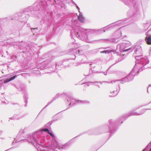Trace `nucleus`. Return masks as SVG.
I'll return each mask as SVG.
<instances>
[{
	"instance_id": "a18cd8bd",
	"label": "nucleus",
	"mask_w": 151,
	"mask_h": 151,
	"mask_svg": "<svg viewBox=\"0 0 151 151\" xmlns=\"http://www.w3.org/2000/svg\"><path fill=\"white\" fill-rule=\"evenodd\" d=\"M85 76H88V75H85Z\"/></svg>"
},
{
	"instance_id": "9b49d317",
	"label": "nucleus",
	"mask_w": 151,
	"mask_h": 151,
	"mask_svg": "<svg viewBox=\"0 0 151 151\" xmlns=\"http://www.w3.org/2000/svg\"><path fill=\"white\" fill-rule=\"evenodd\" d=\"M77 8L78 10V11L79 12V15L78 16V19L80 22H85V18L83 17V15H82V13L80 12L79 10L80 9L79 7L77 6L76 4Z\"/></svg>"
},
{
	"instance_id": "79ce46f5",
	"label": "nucleus",
	"mask_w": 151,
	"mask_h": 151,
	"mask_svg": "<svg viewBox=\"0 0 151 151\" xmlns=\"http://www.w3.org/2000/svg\"><path fill=\"white\" fill-rule=\"evenodd\" d=\"M0 133H2V132L1 131H0Z\"/></svg>"
},
{
	"instance_id": "6ab92c4d",
	"label": "nucleus",
	"mask_w": 151,
	"mask_h": 151,
	"mask_svg": "<svg viewBox=\"0 0 151 151\" xmlns=\"http://www.w3.org/2000/svg\"><path fill=\"white\" fill-rule=\"evenodd\" d=\"M78 44H79L77 43L73 42L71 44H69L68 45L69 46H70L71 45V47H74L76 48L77 47H78Z\"/></svg>"
},
{
	"instance_id": "e433bc0d",
	"label": "nucleus",
	"mask_w": 151,
	"mask_h": 151,
	"mask_svg": "<svg viewBox=\"0 0 151 151\" xmlns=\"http://www.w3.org/2000/svg\"><path fill=\"white\" fill-rule=\"evenodd\" d=\"M14 142H12V144H14Z\"/></svg>"
},
{
	"instance_id": "b1692460",
	"label": "nucleus",
	"mask_w": 151,
	"mask_h": 151,
	"mask_svg": "<svg viewBox=\"0 0 151 151\" xmlns=\"http://www.w3.org/2000/svg\"><path fill=\"white\" fill-rule=\"evenodd\" d=\"M126 21H127V20H123V21H120L119 22H121V23H119V24H125L127 22H126Z\"/></svg>"
},
{
	"instance_id": "0eeeda50",
	"label": "nucleus",
	"mask_w": 151,
	"mask_h": 151,
	"mask_svg": "<svg viewBox=\"0 0 151 151\" xmlns=\"http://www.w3.org/2000/svg\"><path fill=\"white\" fill-rule=\"evenodd\" d=\"M115 35L116 36V39H107L104 40V42H118L117 39L122 37V32L120 30H118L115 32Z\"/></svg>"
},
{
	"instance_id": "ea45409f",
	"label": "nucleus",
	"mask_w": 151,
	"mask_h": 151,
	"mask_svg": "<svg viewBox=\"0 0 151 151\" xmlns=\"http://www.w3.org/2000/svg\"><path fill=\"white\" fill-rule=\"evenodd\" d=\"M147 92L148 93V88H147Z\"/></svg>"
},
{
	"instance_id": "c9c22d12",
	"label": "nucleus",
	"mask_w": 151,
	"mask_h": 151,
	"mask_svg": "<svg viewBox=\"0 0 151 151\" xmlns=\"http://www.w3.org/2000/svg\"><path fill=\"white\" fill-rule=\"evenodd\" d=\"M109 68H108L107 69V71H108V70H109Z\"/></svg>"
},
{
	"instance_id": "20e7f679",
	"label": "nucleus",
	"mask_w": 151,
	"mask_h": 151,
	"mask_svg": "<svg viewBox=\"0 0 151 151\" xmlns=\"http://www.w3.org/2000/svg\"><path fill=\"white\" fill-rule=\"evenodd\" d=\"M109 124L106 126V128L108 129L107 132L110 131L111 134L114 133L116 131V129L115 128L116 125L118 124L119 122L112 120L110 119L108 121Z\"/></svg>"
},
{
	"instance_id": "9d476101",
	"label": "nucleus",
	"mask_w": 151,
	"mask_h": 151,
	"mask_svg": "<svg viewBox=\"0 0 151 151\" xmlns=\"http://www.w3.org/2000/svg\"><path fill=\"white\" fill-rule=\"evenodd\" d=\"M17 77V76L16 75H15L14 76H13L9 78H7L5 80H4L3 79H1L0 80V83L2 84L3 83H5L7 82H9L11 81Z\"/></svg>"
},
{
	"instance_id": "49530a36",
	"label": "nucleus",
	"mask_w": 151,
	"mask_h": 151,
	"mask_svg": "<svg viewBox=\"0 0 151 151\" xmlns=\"http://www.w3.org/2000/svg\"><path fill=\"white\" fill-rule=\"evenodd\" d=\"M129 13V12L127 13V14H128Z\"/></svg>"
},
{
	"instance_id": "f8f14e48",
	"label": "nucleus",
	"mask_w": 151,
	"mask_h": 151,
	"mask_svg": "<svg viewBox=\"0 0 151 151\" xmlns=\"http://www.w3.org/2000/svg\"><path fill=\"white\" fill-rule=\"evenodd\" d=\"M124 1L125 4L128 6H131L132 5L134 7H136L135 4H134V0H121Z\"/></svg>"
},
{
	"instance_id": "f704fd0d",
	"label": "nucleus",
	"mask_w": 151,
	"mask_h": 151,
	"mask_svg": "<svg viewBox=\"0 0 151 151\" xmlns=\"http://www.w3.org/2000/svg\"><path fill=\"white\" fill-rule=\"evenodd\" d=\"M147 109H147H150V110H151V108H150V109Z\"/></svg>"
},
{
	"instance_id": "a878e982",
	"label": "nucleus",
	"mask_w": 151,
	"mask_h": 151,
	"mask_svg": "<svg viewBox=\"0 0 151 151\" xmlns=\"http://www.w3.org/2000/svg\"><path fill=\"white\" fill-rule=\"evenodd\" d=\"M25 102L26 103V104H25V106H27V101L26 99H25Z\"/></svg>"
},
{
	"instance_id": "c756f323",
	"label": "nucleus",
	"mask_w": 151,
	"mask_h": 151,
	"mask_svg": "<svg viewBox=\"0 0 151 151\" xmlns=\"http://www.w3.org/2000/svg\"><path fill=\"white\" fill-rule=\"evenodd\" d=\"M32 29H33V28H32L31 29V30L32 31ZM37 28H34L33 29V30H37Z\"/></svg>"
},
{
	"instance_id": "6e6552de",
	"label": "nucleus",
	"mask_w": 151,
	"mask_h": 151,
	"mask_svg": "<svg viewBox=\"0 0 151 151\" xmlns=\"http://www.w3.org/2000/svg\"><path fill=\"white\" fill-rule=\"evenodd\" d=\"M70 52L71 53H73L74 58L73 59H74L76 57V55H77L79 54V55H85V52H83V50L81 49L80 50H78L76 49H75L74 50L72 49H70Z\"/></svg>"
},
{
	"instance_id": "f257e3e1",
	"label": "nucleus",
	"mask_w": 151,
	"mask_h": 151,
	"mask_svg": "<svg viewBox=\"0 0 151 151\" xmlns=\"http://www.w3.org/2000/svg\"><path fill=\"white\" fill-rule=\"evenodd\" d=\"M42 132H47L52 137H54L53 133L50 132L47 128H45L39 129L33 133L28 139V142L36 147L38 151H58V150H65L68 148V143L62 145L54 140L48 146H45L42 149L40 148L42 146L41 144L45 142V139Z\"/></svg>"
},
{
	"instance_id": "c03bdc74",
	"label": "nucleus",
	"mask_w": 151,
	"mask_h": 151,
	"mask_svg": "<svg viewBox=\"0 0 151 151\" xmlns=\"http://www.w3.org/2000/svg\"><path fill=\"white\" fill-rule=\"evenodd\" d=\"M14 87H15L16 88H17V87H16V86L15 85H14Z\"/></svg>"
},
{
	"instance_id": "bb28decb",
	"label": "nucleus",
	"mask_w": 151,
	"mask_h": 151,
	"mask_svg": "<svg viewBox=\"0 0 151 151\" xmlns=\"http://www.w3.org/2000/svg\"><path fill=\"white\" fill-rule=\"evenodd\" d=\"M17 137H16V139H17L16 141H15V142H20L21 141V140H17Z\"/></svg>"
},
{
	"instance_id": "473e14b6",
	"label": "nucleus",
	"mask_w": 151,
	"mask_h": 151,
	"mask_svg": "<svg viewBox=\"0 0 151 151\" xmlns=\"http://www.w3.org/2000/svg\"><path fill=\"white\" fill-rule=\"evenodd\" d=\"M132 14H130L129 16H131L132 17Z\"/></svg>"
},
{
	"instance_id": "2f4dec72",
	"label": "nucleus",
	"mask_w": 151,
	"mask_h": 151,
	"mask_svg": "<svg viewBox=\"0 0 151 151\" xmlns=\"http://www.w3.org/2000/svg\"><path fill=\"white\" fill-rule=\"evenodd\" d=\"M148 146H147V147H145V149L144 150H143L142 151H145V149H146V148H147V147H148Z\"/></svg>"
},
{
	"instance_id": "423d86ee",
	"label": "nucleus",
	"mask_w": 151,
	"mask_h": 151,
	"mask_svg": "<svg viewBox=\"0 0 151 151\" xmlns=\"http://www.w3.org/2000/svg\"><path fill=\"white\" fill-rule=\"evenodd\" d=\"M136 73L133 70H132L131 72L126 77L123 78L121 80H117L116 81H119L122 83L129 82L133 79Z\"/></svg>"
},
{
	"instance_id": "ddd939ff",
	"label": "nucleus",
	"mask_w": 151,
	"mask_h": 151,
	"mask_svg": "<svg viewBox=\"0 0 151 151\" xmlns=\"http://www.w3.org/2000/svg\"><path fill=\"white\" fill-rule=\"evenodd\" d=\"M67 100L68 102H70L69 105H73L76 104V101L75 99L73 98V97L70 96H68L67 99Z\"/></svg>"
},
{
	"instance_id": "a19ab883",
	"label": "nucleus",
	"mask_w": 151,
	"mask_h": 151,
	"mask_svg": "<svg viewBox=\"0 0 151 151\" xmlns=\"http://www.w3.org/2000/svg\"><path fill=\"white\" fill-rule=\"evenodd\" d=\"M9 150V149H8V150H6L5 151H7V150Z\"/></svg>"
},
{
	"instance_id": "4c0bfd02",
	"label": "nucleus",
	"mask_w": 151,
	"mask_h": 151,
	"mask_svg": "<svg viewBox=\"0 0 151 151\" xmlns=\"http://www.w3.org/2000/svg\"><path fill=\"white\" fill-rule=\"evenodd\" d=\"M149 151H151V148H150V149Z\"/></svg>"
},
{
	"instance_id": "72a5a7b5",
	"label": "nucleus",
	"mask_w": 151,
	"mask_h": 151,
	"mask_svg": "<svg viewBox=\"0 0 151 151\" xmlns=\"http://www.w3.org/2000/svg\"><path fill=\"white\" fill-rule=\"evenodd\" d=\"M96 85V86H97V85ZM97 86L99 87V88H100V86H99V85H97Z\"/></svg>"
},
{
	"instance_id": "4be33fe9",
	"label": "nucleus",
	"mask_w": 151,
	"mask_h": 151,
	"mask_svg": "<svg viewBox=\"0 0 151 151\" xmlns=\"http://www.w3.org/2000/svg\"><path fill=\"white\" fill-rule=\"evenodd\" d=\"M20 118V117H19L18 116L15 114L14 115L13 117L11 118V119H15V120H18Z\"/></svg>"
},
{
	"instance_id": "39448f33",
	"label": "nucleus",
	"mask_w": 151,
	"mask_h": 151,
	"mask_svg": "<svg viewBox=\"0 0 151 151\" xmlns=\"http://www.w3.org/2000/svg\"><path fill=\"white\" fill-rule=\"evenodd\" d=\"M130 45V43L128 42H123L117 46V50H119L120 52H124L128 51L131 49V47L127 48Z\"/></svg>"
},
{
	"instance_id": "dca6fc26",
	"label": "nucleus",
	"mask_w": 151,
	"mask_h": 151,
	"mask_svg": "<svg viewBox=\"0 0 151 151\" xmlns=\"http://www.w3.org/2000/svg\"><path fill=\"white\" fill-rule=\"evenodd\" d=\"M118 92L119 91H118L117 90L113 91L112 92L111 91V94L109 95V96L111 97H114L116 95Z\"/></svg>"
},
{
	"instance_id": "c85d7f7f",
	"label": "nucleus",
	"mask_w": 151,
	"mask_h": 151,
	"mask_svg": "<svg viewBox=\"0 0 151 151\" xmlns=\"http://www.w3.org/2000/svg\"><path fill=\"white\" fill-rule=\"evenodd\" d=\"M81 64V62H79L76 65H76V66H78V65H80Z\"/></svg>"
},
{
	"instance_id": "58836bf2",
	"label": "nucleus",
	"mask_w": 151,
	"mask_h": 151,
	"mask_svg": "<svg viewBox=\"0 0 151 151\" xmlns=\"http://www.w3.org/2000/svg\"><path fill=\"white\" fill-rule=\"evenodd\" d=\"M22 14L23 15V16H24V14L23 13Z\"/></svg>"
},
{
	"instance_id": "f03ea898",
	"label": "nucleus",
	"mask_w": 151,
	"mask_h": 151,
	"mask_svg": "<svg viewBox=\"0 0 151 151\" xmlns=\"http://www.w3.org/2000/svg\"><path fill=\"white\" fill-rule=\"evenodd\" d=\"M135 53L138 54L137 56L135 57L136 59L135 64L132 70L135 72H139L142 71L144 68H150L149 66V60L147 57H142V47L139 46L137 47L134 50Z\"/></svg>"
},
{
	"instance_id": "5701e85b",
	"label": "nucleus",
	"mask_w": 151,
	"mask_h": 151,
	"mask_svg": "<svg viewBox=\"0 0 151 151\" xmlns=\"http://www.w3.org/2000/svg\"><path fill=\"white\" fill-rule=\"evenodd\" d=\"M100 82L101 83V84H102L103 83L106 84V83H113V82L115 83V82L114 81H112L111 82H106L105 81H103L102 82Z\"/></svg>"
},
{
	"instance_id": "f3484780",
	"label": "nucleus",
	"mask_w": 151,
	"mask_h": 151,
	"mask_svg": "<svg viewBox=\"0 0 151 151\" xmlns=\"http://www.w3.org/2000/svg\"><path fill=\"white\" fill-rule=\"evenodd\" d=\"M111 52H114V53H115L116 52L115 50H105L100 52L101 53H109Z\"/></svg>"
},
{
	"instance_id": "de8ad7c7",
	"label": "nucleus",
	"mask_w": 151,
	"mask_h": 151,
	"mask_svg": "<svg viewBox=\"0 0 151 151\" xmlns=\"http://www.w3.org/2000/svg\"><path fill=\"white\" fill-rule=\"evenodd\" d=\"M90 65H91H91H92V64H91Z\"/></svg>"
},
{
	"instance_id": "4468645a",
	"label": "nucleus",
	"mask_w": 151,
	"mask_h": 151,
	"mask_svg": "<svg viewBox=\"0 0 151 151\" xmlns=\"http://www.w3.org/2000/svg\"><path fill=\"white\" fill-rule=\"evenodd\" d=\"M148 32H146V35H147V36L145 37V40L146 42L149 45H151V36L150 35H148Z\"/></svg>"
},
{
	"instance_id": "a211bd4d",
	"label": "nucleus",
	"mask_w": 151,
	"mask_h": 151,
	"mask_svg": "<svg viewBox=\"0 0 151 151\" xmlns=\"http://www.w3.org/2000/svg\"><path fill=\"white\" fill-rule=\"evenodd\" d=\"M121 22H117V23H114L112 24H111L110 25H108V26L106 27V29H108L109 27H113L114 26L116 25H117L119 24V23H121Z\"/></svg>"
},
{
	"instance_id": "09e8293b",
	"label": "nucleus",
	"mask_w": 151,
	"mask_h": 151,
	"mask_svg": "<svg viewBox=\"0 0 151 151\" xmlns=\"http://www.w3.org/2000/svg\"><path fill=\"white\" fill-rule=\"evenodd\" d=\"M149 66H150L149 65ZM150 67H151V66H150Z\"/></svg>"
},
{
	"instance_id": "cd10ccee",
	"label": "nucleus",
	"mask_w": 151,
	"mask_h": 151,
	"mask_svg": "<svg viewBox=\"0 0 151 151\" xmlns=\"http://www.w3.org/2000/svg\"><path fill=\"white\" fill-rule=\"evenodd\" d=\"M99 82H89V83H91L93 84H96V83H98Z\"/></svg>"
},
{
	"instance_id": "393cba45",
	"label": "nucleus",
	"mask_w": 151,
	"mask_h": 151,
	"mask_svg": "<svg viewBox=\"0 0 151 151\" xmlns=\"http://www.w3.org/2000/svg\"><path fill=\"white\" fill-rule=\"evenodd\" d=\"M97 73H103L105 75H106V74H107V73H105L104 72H97Z\"/></svg>"
},
{
	"instance_id": "412c9836",
	"label": "nucleus",
	"mask_w": 151,
	"mask_h": 151,
	"mask_svg": "<svg viewBox=\"0 0 151 151\" xmlns=\"http://www.w3.org/2000/svg\"><path fill=\"white\" fill-rule=\"evenodd\" d=\"M78 102H79L80 103H81V104H90V102L89 101H86V100H84V101H81V100H78Z\"/></svg>"
},
{
	"instance_id": "7c9ffc66",
	"label": "nucleus",
	"mask_w": 151,
	"mask_h": 151,
	"mask_svg": "<svg viewBox=\"0 0 151 151\" xmlns=\"http://www.w3.org/2000/svg\"><path fill=\"white\" fill-rule=\"evenodd\" d=\"M24 97L25 99H26L27 97V96L26 95H24Z\"/></svg>"
},
{
	"instance_id": "37998d69",
	"label": "nucleus",
	"mask_w": 151,
	"mask_h": 151,
	"mask_svg": "<svg viewBox=\"0 0 151 151\" xmlns=\"http://www.w3.org/2000/svg\"><path fill=\"white\" fill-rule=\"evenodd\" d=\"M57 66H58V65H56V66H55V67H56V68H57Z\"/></svg>"
},
{
	"instance_id": "aec40b11",
	"label": "nucleus",
	"mask_w": 151,
	"mask_h": 151,
	"mask_svg": "<svg viewBox=\"0 0 151 151\" xmlns=\"http://www.w3.org/2000/svg\"><path fill=\"white\" fill-rule=\"evenodd\" d=\"M47 60H46L45 61L42 62L40 64L41 65H43V67H42V68H44L48 64L47 63Z\"/></svg>"
},
{
	"instance_id": "1a4fd4ad",
	"label": "nucleus",
	"mask_w": 151,
	"mask_h": 151,
	"mask_svg": "<svg viewBox=\"0 0 151 151\" xmlns=\"http://www.w3.org/2000/svg\"><path fill=\"white\" fill-rule=\"evenodd\" d=\"M147 111V109H144L142 111V112L140 113H138L136 112H135L134 111H132L128 113L127 115V117L133 115H141L145 113L146 111Z\"/></svg>"
},
{
	"instance_id": "7ed1b4c3",
	"label": "nucleus",
	"mask_w": 151,
	"mask_h": 151,
	"mask_svg": "<svg viewBox=\"0 0 151 151\" xmlns=\"http://www.w3.org/2000/svg\"><path fill=\"white\" fill-rule=\"evenodd\" d=\"M85 29L79 28V29H77L75 31L73 30L71 31L70 35L72 37L75 36L78 37L79 39L86 42H89L92 41V37L94 34H97L99 33L105 32L103 30L96 31L95 30H91L86 32Z\"/></svg>"
},
{
	"instance_id": "2eb2a0df",
	"label": "nucleus",
	"mask_w": 151,
	"mask_h": 151,
	"mask_svg": "<svg viewBox=\"0 0 151 151\" xmlns=\"http://www.w3.org/2000/svg\"><path fill=\"white\" fill-rule=\"evenodd\" d=\"M60 96V94L59 93H58L55 96V98H54V97L53 98V100H52L50 103H48V104H47L45 106V107L43 108V109H44V108H46V107H47L53 101H54L56 99H58V98H59V97Z\"/></svg>"
}]
</instances>
